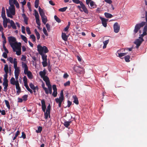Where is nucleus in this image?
Masks as SVG:
<instances>
[{
    "instance_id": "0e129e2a",
    "label": "nucleus",
    "mask_w": 147,
    "mask_h": 147,
    "mask_svg": "<svg viewBox=\"0 0 147 147\" xmlns=\"http://www.w3.org/2000/svg\"><path fill=\"white\" fill-rule=\"evenodd\" d=\"M0 113H1V115H5L6 114L5 111L4 110L1 111V110H0Z\"/></svg>"
},
{
    "instance_id": "f257e3e1",
    "label": "nucleus",
    "mask_w": 147,
    "mask_h": 147,
    "mask_svg": "<svg viewBox=\"0 0 147 147\" xmlns=\"http://www.w3.org/2000/svg\"><path fill=\"white\" fill-rule=\"evenodd\" d=\"M147 31V26L146 25L144 27L143 30V33L141 34L140 36L139 37V38L137 39L135 41L134 43L136 45V47L138 49L139 47L140 46L142 42L144 40L143 38L144 36L147 34L146 32Z\"/></svg>"
},
{
    "instance_id": "8fccbe9b",
    "label": "nucleus",
    "mask_w": 147,
    "mask_h": 147,
    "mask_svg": "<svg viewBox=\"0 0 147 147\" xmlns=\"http://www.w3.org/2000/svg\"><path fill=\"white\" fill-rule=\"evenodd\" d=\"M43 66L44 67L46 66L47 65V61H43L42 62Z\"/></svg>"
},
{
    "instance_id": "aec40b11",
    "label": "nucleus",
    "mask_w": 147,
    "mask_h": 147,
    "mask_svg": "<svg viewBox=\"0 0 147 147\" xmlns=\"http://www.w3.org/2000/svg\"><path fill=\"white\" fill-rule=\"evenodd\" d=\"M16 86V88L17 90L16 93L18 95L21 92V88L20 86L19 83H17V84L15 85Z\"/></svg>"
},
{
    "instance_id": "5701e85b",
    "label": "nucleus",
    "mask_w": 147,
    "mask_h": 147,
    "mask_svg": "<svg viewBox=\"0 0 147 147\" xmlns=\"http://www.w3.org/2000/svg\"><path fill=\"white\" fill-rule=\"evenodd\" d=\"M7 59L11 63H13L14 64V62L16 61V64H17V62L16 59L14 58L13 60L12 57H10L8 58Z\"/></svg>"
},
{
    "instance_id": "f3484780",
    "label": "nucleus",
    "mask_w": 147,
    "mask_h": 147,
    "mask_svg": "<svg viewBox=\"0 0 147 147\" xmlns=\"http://www.w3.org/2000/svg\"><path fill=\"white\" fill-rule=\"evenodd\" d=\"M46 84L48 88L49 93L51 94L52 93V86L50 84V82L46 83Z\"/></svg>"
},
{
    "instance_id": "bb28decb",
    "label": "nucleus",
    "mask_w": 147,
    "mask_h": 147,
    "mask_svg": "<svg viewBox=\"0 0 147 147\" xmlns=\"http://www.w3.org/2000/svg\"><path fill=\"white\" fill-rule=\"evenodd\" d=\"M38 10L39 14L41 17L45 16L43 10L40 7H38Z\"/></svg>"
},
{
    "instance_id": "0eeeda50",
    "label": "nucleus",
    "mask_w": 147,
    "mask_h": 147,
    "mask_svg": "<svg viewBox=\"0 0 147 147\" xmlns=\"http://www.w3.org/2000/svg\"><path fill=\"white\" fill-rule=\"evenodd\" d=\"M146 23L145 22H142L141 23L136 24L134 30V32L135 33H137L141 28Z\"/></svg>"
},
{
    "instance_id": "f8f14e48",
    "label": "nucleus",
    "mask_w": 147,
    "mask_h": 147,
    "mask_svg": "<svg viewBox=\"0 0 147 147\" xmlns=\"http://www.w3.org/2000/svg\"><path fill=\"white\" fill-rule=\"evenodd\" d=\"M4 71L5 74L3 76L4 77H7V74L9 73L8 66L7 65H5L4 68Z\"/></svg>"
},
{
    "instance_id": "09e8293b",
    "label": "nucleus",
    "mask_w": 147,
    "mask_h": 147,
    "mask_svg": "<svg viewBox=\"0 0 147 147\" xmlns=\"http://www.w3.org/2000/svg\"><path fill=\"white\" fill-rule=\"evenodd\" d=\"M13 4L15 5L16 7L18 8H19L20 6L19 4L17 1H13Z\"/></svg>"
},
{
    "instance_id": "2f4dec72",
    "label": "nucleus",
    "mask_w": 147,
    "mask_h": 147,
    "mask_svg": "<svg viewBox=\"0 0 147 147\" xmlns=\"http://www.w3.org/2000/svg\"><path fill=\"white\" fill-rule=\"evenodd\" d=\"M90 7L92 8H94L96 7L97 5L95 4V3L93 1H92L89 3Z\"/></svg>"
},
{
    "instance_id": "7ed1b4c3",
    "label": "nucleus",
    "mask_w": 147,
    "mask_h": 147,
    "mask_svg": "<svg viewBox=\"0 0 147 147\" xmlns=\"http://www.w3.org/2000/svg\"><path fill=\"white\" fill-rule=\"evenodd\" d=\"M8 40L9 44L12 48L19 45V43H18L16 41V38L13 36H10L8 37Z\"/></svg>"
},
{
    "instance_id": "b1692460",
    "label": "nucleus",
    "mask_w": 147,
    "mask_h": 147,
    "mask_svg": "<svg viewBox=\"0 0 147 147\" xmlns=\"http://www.w3.org/2000/svg\"><path fill=\"white\" fill-rule=\"evenodd\" d=\"M8 20H9V19H7V18L3 19V27L5 28H6L7 26V23L8 22Z\"/></svg>"
},
{
    "instance_id": "412c9836",
    "label": "nucleus",
    "mask_w": 147,
    "mask_h": 147,
    "mask_svg": "<svg viewBox=\"0 0 147 147\" xmlns=\"http://www.w3.org/2000/svg\"><path fill=\"white\" fill-rule=\"evenodd\" d=\"M41 102L42 104V110L43 112H45L46 107L45 100L43 99L41 101Z\"/></svg>"
},
{
    "instance_id": "774afa93",
    "label": "nucleus",
    "mask_w": 147,
    "mask_h": 147,
    "mask_svg": "<svg viewBox=\"0 0 147 147\" xmlns=\"http://www.w3.org/2000/svg\"><path fill=\"white\" fill-rule=\"evenodd\" d=\"M69 76L67 74V73H65L63 75V77L64 78H67Z\"/></svg>"
},
{
    "instance_id": "7c9ffc66",
    "label": "nucleus",
    "mask_w": 147,
    "mask_h": 147,
    "mask_svg": "<svg viewBox=\"0 0 147 147\" xmlns=\"http://www.w3.org/2000/svg\"><path fill=\"white\" fill-rule=\"evenodd\" d=\"M73 97L74 99L73 102L76 105H78L79 103V102L77 96L75 95L73 96Z\"/></svg>"
},
{
    "instance_id": "4d7b16f0",
    "label": "nucleus",
    "mask_w": 147,
    "mask_h": 147,
    "mask_svg": "<svg viewBox=\"0 0 147 147\" xmlns=\"http://www.w3.org/2000/svg\"><path fill=\"white\" fill-rule=\"evenodd\" d=\"M23 81L24 83H27V79L26 76H24L23 77Z\"/></svg>"
},
{
    "instance_id": "1a4fd4ad",
    "label": "nucleus",
    "mask_w": 147,
    "mask_h": 147,
    "mask_svg": "<svg viewBox=\"0 0 147 147\" xmlns=\"http://www.w3.org/2000/svg\"><path fill=\"white\" fill-rule=\"evenodd\" d=\"M74 70L76 72L80 74H84V69L83 67H81L79 66H74L73 68Z\"/></svg>"
},
{
    "instance_id": "680f3d73",
    "label": "nucleus",
    "mask_w": 147,
    "mask_h": 147,
    "mask_svg": "<svg viewBox=\"0 0 147 147\" xmlns=\"http://www.w3.org/2000/svg\"><path fill=\"white\" fill-rule=\"evenodd\" d=\"M26 59V57L24 55H22V57L21 58V60L23 61H25Z\"/></svg>"
},
{
    "instance_id": "2eb2a0df",
    "label": "nucleus",
    "mask_w": 147,
    "mask_h": 147,
    "mask_svg": "<svg viewBox=\"0 0 147 147\" xmlns=\"http://www.w3.org/2000/svg\"><path fill=\"white\" fill-rule=\"evenodd\" d=\"M22 68L24 69V73L28 71V67L26 64L24 62H22Z\"/></svg>"
},
{
    "instance_id": "bf43d9fd",
    "label": "nucleus",
    "mask_w": 147,
    "mask_h": 147,
    "mask_svg": "<svg viewBox=\"0 0 147 147\" xmlns=\"http://www.w3.org/2000/svg\"><path fill=\"white\" fill-rule=\"evenodd\" d=\"M7 53H5V52H4L3 53V54L2 55V56L5 58H6L7 57Z\"/></svg>"
},
{
    "instance_id": "69168bd1",
    "label": "nucleus",
    "mask_w": 147,
    "mask_h": 147,
    "mask_svg": "<svg viewBox=\"0 0 147 147\" xmlns=\"http://www.w3.org/2000/svg\"><path fill=\"white\" fill-rule=\"evenodd\" d=\"M24 22L26 24H28V18L27 17L26 18H24Z\"/></svg>"
},
{
    "instance_id": "423d86ee",
    "label": "nucleus",
    "mask_w": 147,
    "mask_h": 147,
    "mask_svg": "<svg viewBox=\"0 0 147 147\" xmlns=\"http://www.w3.org/2000/svg\"><path fill=\"white\" fill-rule=\"evenodd\" d=\"M14 68L15 69V76L16 80H18V76L20 73V67H17V64H16V62L14 63Z\"/></svg>"
},
{
    "instance_id": "9b49d317",
    "label": "nucleus",
    "mask_w": 147,
    "mask_h": 147,
    "mask_svg": "<svg viewBox=\"0 0 147 147\" xmlns=\"http://www.w3.org/2000/svg\"><path fill=\"white\" fill-rule=\"evenodd\" d=\"M114 32L116 33L119 32L120 30V26L117 22H115L114 24Z\"/></svg>"
},
{
    "instance_id": "338daca9",
    "label": "nucleus",
    "mask_w": 147,
    "mask_h": 147,
    "mask_svg": "<svg viewBox=\"0 0 147 147\" xmlns=\"http://www.w3.org/2000/svg\"><path fill=\"white\" fill-rule=\"evenodd\" d=\"M38 133H40L42 130V127H39L38 128Z\"/></svg>"
},
{
    "instance_id": "f704fd0d",
    "label": "nucleus",
    "mask_w": 147,
    "mask_h": 147,
    "mask_svg": "<svg viewBox=\"0 0 147 147\" xmlns=\"http://www.w3.org/2000/svg\"><path fill=\"white\" fill-rule=\"evenodd\" d=\"M30 88L32 90H34L35 89H37V91L38 89V87L37 86L35 87L34 85L32 83L30 84Z\"/></svg>"
},
{
    "instance_id": "a19ab883",
    "label": "nucleus",
    "mask_w": 147,
    "mask_h": 147,
    "mask_svg": "<svg viewBox=\"0 0 147 147\" xmlns=\"http://www.w3.org/2000/svg\"><path fill=\"white\" fill-rule=\"evenodd\" d=\"M4 101L5 102V104L7 107L8 109H9L10 108V107L9 104V103L8 100H5Z\"/></svg>"
},
{
    "instance_id": "c85d7f7f",
    "label": "nucleus",
    "mask_w": 147,
    "mask_h": 147,
    "mask_svg": "<svg viewBox=\"0 0 147 147\" xmlns=\"http://www.w3.org/2000/svg\"><path fill=\"white\" fill-rule=\"evenodd\" d=\"M41 18L42 22L44 24H45L48 21L47 16H45Z\"/></svg>"
},
{
    "instance_id": "e433bc0d",
    "label": "nucleus",
    "mask_w": 147,
    "mask_h": 147,
    "mask_svg": "<svg viewBox=\"0 0 147 147\" xmlns=\"http://www.w3.org/2000/svg\"><path fill=\"white\" fill-rule=\"evenodd\" d=\"M109 42V40L108 39L103 42L104 45L103 47V49H105L107 45Z\"/></svg>"
},
{
    "instance_id": "6e6552de",
    "label": "nucleus",
    "mask_w": 147,
    "mask_h": 147,
    "mask_svg": "<svg viewBox=\"0 0 147 147\" xmlns=\"http://www.w3.org/2000/svg\"><path fill=\"white\" fill-rule=\"evenodd\" d=\"M21 43H19V45L12 48L13 51L16 52V54L18 55H20L21 54Z\"/></svg>"
},
{
    "instance_id": "20e7f679",
    "label": "nucleus",
    "mask_w": 147,
    "mask_h": 147,
    "mask_svg": "<svg viewBox=\"0 0 147 147\" xmlns=\"http://www.w3.org/2000/svg\"><path fill=\"white\" fill-rule=\"evenodd\" d=\"M37 48L38 51L40 54H44V53H46L49 52L47 47L45 46L42 47L40 45H38L37 46Z\"/></svg>"
},
{
    "instance_id": "dca6fc26",
    "label": "nucleus",
    "mask_w": 147,
    "mask_h": 147,
    "mask_svg": "<svg viewBox=\"0 0 147 147\" xmlns=\"http://www.w3.org/2000/svg\"><path fill=\"white\" fill-rule=\"evenodd\" d=\"M100 18L101 20L103 26L104 27H106L107 26V22L108 20L101 17H100Z\"/></svg>"
},
{
    "instance_id": "a211bd4d",
    "label": "nucleus",
    "mask_w": 147,
    "mask_h": 147,
    "mask_svg": "<svg viewBox=\"0 0 147 147\" xmlns=\"http://www.w3.org/2000/svg\"><path fill=\"white\" fill-rule=\"evenodd\" d=\"M10 83L13 85H16L19 83L18 80H15V79L13 77H12L10 80Z\"/></svg>"
},
{
    "instance_id": "a18cd8bd",
    "label": "nucleus",
    "mask_w": 147,
    "mask_h": 147,
    "mask_svg": "<svg viewBox=\"0 0 147 147\" xmlns=\"http://www.w3.org/2000/svg\"><path fill=\"white\" fill-rule=\"evenodd\" d=\"M39 0H35V7L36 8H37L38 7L39 4Z\"/></svg>"
},
{
    "instance_id": "cd10ccee",
    "label": "nucleus",
    "mask_w": 147,
    "mask_h": 147,
    "mask_svg": "<svg viewBox=\"0 0 147 147\" xmlns=\"http://www.w3.org/2000/svg\"><path fill=\"white\" fill-rule=\"evenodd\" d=\"M42 86L43 89L45 91V93L47 94H49V91L47 89V88L45 87V84L44 82L43 81H42Z\"/></svg>"
},
{
    "instance_id": "473e14b6",
    "label": "nucleus",
    "mask_w": 147,
    "mask_h": 147,
    "mask_svg": "<svg viewBox=\"0 0 147 147\" xmlns=\"http://www.w3.org/2000/svg\"><path fill=\"white\" fill-rule=\"evenodd\" d=\"M119 50L118 51H117V53H118V56H117L118 57H122L124 56H125L127 53H119Z\"/></svg>"
},
{
    "instance_id": "c9c22d12",
    "label": "nucleus",
    "mask_w": 147,
    "mask_h": 147,
    "mask_svg": "<svg viewBox=\"0 0 147 147\" xmlns=\"http://www.w3.org/2000/svg\"><path fill=\"white\" fill-rule=\"evenodd\" d=\"M71 121H64L63 125L66 127H68L70 125V123H71Z\"/></svg>"
},
{
    "instance_id": "4468645a",
    "label": "nucleus",
    "mask_w": 147,
    "mask_h": 147,
    "mask_svg": "<svg viewBox=\"0 0 147 147\" xmlns=\"http://www.w3.org/2000/svg\"><path fill=\"white\" fill-rule=\"evenodd\" d=\"M53 89V92L52 94L53 96L54 97H56L57 96V88L56 86L55 85H53L52 86Z\"/></svg>"
},
{
    "instance_id": "393cba45",
    "label": "nucleus",
    "mask_w": 147,
    "mask_h": 147,
    "mask_svg": "<svg viewBox=\"0 0 147 147\" xmlns=\"http://www.w3.org/2000/svg\"><path fill=\"white\" fill-rule=\"evenodd\" d=\"M10 23L11 26L12 27V28L13 29L16 30L17 29V27L16 25V24L12 20H11L10 21Z\"/></svg>"
},
{
    "instance_id": "e2e57ef3",
    "label": "nucleus",
    "mask_w": 147,
    "mask_h": 147,
    "mask_svg": "<svg viewBox=\"0 0 147 147\" xmlns=\"http://www.w3.org/2000/svg\"><path fill=\"white\" fill-rule=\"evenodd\" d=\"M70 84V82L69 81H68L64 84V85L65 86H69Z\"/></svg>"
},
{
    "instance_id": "de8ad7c7",
    "label": "nucleus",
    "mask_w": 147,
    "mask_h": 147,
    "mask_svg": "<svg viewBox=\"0 0 147 147\" xmlns=\"http://www.w3.org/2000/svg\"><path fill=\"white\" fill-rule=\"evenodd\" d=\"M30 38L32 39L33 42H35L36 41V38L34 34H32L30 36Z\"/></svg>"
},
{
    "instance_id": "6ab92c4d",
    "label": "nucleus",
    "mask_w": 147,
    "mask_h": 147,
    "mask_svg": "<svg viewBox=\"0 0 147 147\" xmlns=\"http://www.w3.org/2000/svg\"><path fill=\"white\" fill-rule=\"evenodd\" d=\"M81 6V8L82 9L84 13L86 14H88V10L86 7L85 5L83 3H81V5H80Z\"/></svg>"
},
{
    "instance_id": "49530a36",
    "label": "nucleus",
    "mask_w": 147,
    "mask_h": 147,
    "mask_svg": "<svg viewBox=\"0 0 147 147\" xmlns=\"http://www.w3.org/2000/svg\"><path fill=\"white\" fill-rule=\"evenodd\" d=\"M50 112H49L46 111V112L45 113L44 115L45 116V118L46 119H47L48 118Z\"/></svg>"
},
{
    "instance_id": "4be33fe9",
    "label": "nucleus",
    "mask_w": 147,
    "mask_h": 147,
    "mask_svg": "<svg viewBox=\"0 0 147 147\" xmlns=\"http://www.w3.org/2000/svg\"><path fill=\"white\" fill-rule=\"evenodd\" d=\"M25 75H27L28 78L30 79H32L33 78V76L32 73L30 71L26 72L24 73Z\"/></svg>"
},
{
    "instance_id": "ea45409f",
    "label": "nucleus",
    "mask_w": 147,
    "mask_h": 147,
    "mask_svg": "<svg viewBox=\"0 0 147 147\" xmlns=\"http://www.w3.org/2000/svg\"><path fill=\"white\" fill-rule=\"evenodd\" d=\"M67 9V7H65L62 8H60L59 9V11L60 12H64Z\"/></svg>"
},
{
    "instance_id": "79ce46f5",
    "label": "nucleus",
    "mask_w": 147,
    "mask_h": 147,
    "mask_svg": "<svg viewBox=\"0 0 147 147\" xmlns=\"http://www.w3.org/2000/svg\"><path fill=\"white\" fill-rule=\"evenodd\" d=\"M72 1L74 3L76 4H80V5H81V4L82 3V2L80 1L79 0H73Z\"/></svg>"
},
{
    "instance_id": "f03ea898",
    "label": "nucleus",
    "mask_w": 147,
    "mask_h": 147,
    "mask_svg": "<svg viewBox=\"0 0 147 147\" xmlns=\"http://www.w3.org/2000/svg\"><path fill=\"white\" fill-rule=\"evenodd\" d=\"M6 13L7 16L11 18H13V16L15 14V7L13 5H11L8 9H6Z\"/></svg>"
},
{
    "instance_id": "9d476101",
    "label": "nucleus",
    "mask_w": 147,
    "mask_h": 147,
    "mask_svg": "<svg viewBox=\"0 0 147 147\" xmlns=\"http://www.w3.org/2000/svg\"><path fill=\"white\" fill-rule=\"evenodd\" d=\"M34 14L36 20V22L38 25L40 26V23L39 20V16L38 12L36 10H34Z\"/></svg>"
},
{
    "instance_id": "72a5a7b5",
    "label": "nucleus",
    "mask_w": 147,
    "mask_h": 147,
    "mask_svg": "<svg viewBox=\"0 0 147 147\" xmlns=\"http://www.w3.org/2000/svg\"><path fill=\"white\" fill-rule=\"evenodd\" d=\"M105 15L107 18H111L113 16V15L107 12L105 13Z\"/></svg>"
},
{
    "instance_id": "39448f33",
    "label": "nucleus",
    "mask_w": 147,
    "mask_h": 147,
    "mask_svg": "<svg viewBox=\"0 0 147 147\" xmlns=\"http://www.w3.org/2000/svg\"><path fill=\"white\" fill-rule=\"evenodd\" d=\"M46 71L45 69L43 70V71H41L39 72V75L41 78H42L43 80L46 83L50 81L49 78L47 76H46Z\"/></svg>"
},
{
    "instance_id": "c03bdc74",
    "label": "nucleus",
    "mask_w": 147,
    "mask_h": 147,
    "mask_svg": "<svg viewBox=\"0 0 147 147\" xmlns=\"http://www.w3.org/2000/svg\"><path fill=\"white\" fill-rule=\"evenodd\" d=\"M54 18L55 20L58 23H60L61 22V20L59 18L56 16H54Z\"/></svg>"
},
{
    "instance_id": "c756f323",
    "label": "nucleus",
    "mask_w": 147,
    "mask_h": 147,
    "mask_svg": "<svg viewBox=\"0 0 147 147\" xmlns=\"http://www.w3.org/2000/svg\"><path fill=\"white\" fill-rule=\"evenodd\" d=\"M62 39L64 41H66L67 40L68 36L65 33H62Z\"/></svg>"
},
{
    "instance_id": "6e6d98bb",
    "label": "nucleus",
    "mask_w": 147,
    "mask_h": 147,
    "mask_svg": "<svg viewBox=\"0 0 147 147\" xmlns=\"http://www.w3.org/2000/svg\"><path fill=\"white\" fill-rule=\"evenodd\" d=\"M59 97L64 98L63 92V90L61 91L60 92V95Z\"/></svg>"
},
{
    "instance_id": "5fc2aeb1",
    "label": "nucleus",
    "mask_w": 147,
    "mask_h": 147,
    "mask_svg": "<svg viewBox=\"0 0 147 147\" xmlns=\"http://www.w3.org/2000/svg\"><path fill=\"white\" fill-rule=\"evenodd\" d=\"M26 31L27 32V33L28 34H31V32H30V28L28 27H27L26 28Z\"/></svg>"
},
{
    "instance_id": "13d9d810",
    "label": "nucleus",
    "mask_w": 147,
    "mask_h": 147,
    "mask_svg": "<svg viewBox=\"0 0 147 147\" xmlns=\"http://www.w3.org/2000/svg\"><path fill=\"white\" fill-rule=\"evenodd\" d=\"M22 31L23 33H25V27L23 26H22Z\"/></svg>"
},
{
    "instance_id": "603ef678",
    "label": "nucleus",
    "mask_w": 147,
    "mask_h": 147,
    "mask_svg": "<svg viewBox=\"0 0 147 147\" xmlns=\"http://www.w3.org/2000/svg\"><path fill=\"white\" fill-rule=\"evenodd\" d=\"M46 26L47 28V30L49 32L50 31V26L49 24H46Z\"/></svg>"
},
{
    "instance_id": "a878e982",
    "label": "nucleus",
    "mask_w": 147,
    "mask_h": 147,
    "mask_svg": "<svg viewBox=\"0 0 147 147\" xmlns=\"http://www.w3.org/2000/svg\"><path fill=\"white\" fill-rule=\"evenodd\" d=\"M7 78V77H4L3 79V86H8V80Z\"/></svg>"
},
{
    "instance_id": "3c124183",
    "label": "nucleus",
    "mask_w": 147,
    "mask_h": 147,
    "mask_svg": "<svg viewBox=\"0 0 147 147\" xmlns=\"http://www.w3.org/2000/svg\"><path fill=\"white\" fill-rule=\"evenodd\" d=\"M43 31L45 34L46 36H48V34L47 33V31L45 27L43 28Z\"/></svg>"
},
{
    "instance_id": "4c0bfd02",
    "label": "nucleus",
    "mask_w": 147,
    "mask_h": 147,
    "mask_svg": "<svg viewBox=\"0 0 147 147\" xmlns=\"http://www.w3.org/2000/svg\"><path fill=\"white\" fill-rule=\"evenodd\" d=\"M21 37L22 40H23L25 43H27V39L26 37L21 35Z\"/></svg>"
},
{
    "instance_id": "37998d69",
    "label": "nucleus",
    "mask_w": 147,
    "mask_h": 147,
    "mask_svg": "<svg viewBox=\"0 0 147 147\" xmlns=\"http://www.w3.org/2000/svg\"><path fill=\"white\" fill-rule=\"evenodd\" d=\"M130 56L129 55L126 56L125 57V59L126 62H129L130 61Z\"/></svg>"
},
{
    "instance_id": "052dcab7",
    "label": "nucleus",
    "mask_w": 147,
    "mask_h": 147,
    "mask_svg": "<svg viewBox=\"0 0 147 147\" xmlns=\"http://www.w3.org/2000/svg\"><path fill=\"white\" fill-rule=\"evenodd\" d=\"M20 138H22L23 139H25L26 138V136L24 133L23 132H22V135L21 136V137H20Z\"/></svg>"
},
{
    "instance_id": "864d4df0",
    "label": "nucleus",
    "mask_w": 147,
    "mask_h": 147,
    "mask_svg": "<svg viewBox=\"0 0 147 147\" xmlns=\"http://www.w3.org/2000/svg\"><path fill=\"white\" fill-rule=\"evenodd\" d=\"M28 95H25L22 96V98L23 100L26 101L27 99Z\"/></svg>"
},
{
    "instance_id": "58836bf2",
    "label": "nucleus",
    "mask_w": 147,
    "mask_h": 147,
    "mask_svg": "<svg viewBox=\"0 0 147 147\" xmlns=\"http://www.w3.org/2000/svg\"><path fill=\"white\" fill-rule=\"evenodd\" d=\"M42 57V58L43 61H47V55L44 54H40Z\"/></svg>"
},
{
    "instance_id": "ddd939ff",
    "label": "nucleus",
    "mask_w": 147,
    "mask_h": 147,
    "mask_svg": "<svg viewBox=\"0 0 147 147\" xmlns=\"http://www.w3.org/2000/svg\"><path fill=\"white\" fill-rule=\"evenodd\" d=\"M64 100L63 98L59 97L55 99V101L57 103L59 104V106L60 107L61 106V103Z\"/></svg>"
}]
</instances>
